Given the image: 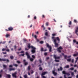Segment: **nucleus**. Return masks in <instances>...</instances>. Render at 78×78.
<instances>
[{
  "label": "nucleus",
  "mask_w": 78,
  "mask_h": 78,
  "mask_svg": "<svg viewBox=\"0 0 78 78\" xmlns=\"http://www.w3.org/2000/svg\"><path fill=\"white\" fill-rule=\"evenodd\" d=\"M3 67L5 69H6V66L5 65H3Z\"/></svg>",
  "instance_id": "obj_41"
},
{
  "label": "nucleus",
  "mask_w": 78,
  "mask_h": 78,
  "mask_svg": "<svg viewBox=\"0 0 78 78\" xmlns=\"http://www.w3.org/2000/svg\"><path fill=\"white\" fill-rule=\"evenodd\" d=\"M24 53V51H22L20 52V53Z\"/></svg>",
  "instance_id": "obj_47"
},
{
  "label": "nucleus",
  "mask_w": 78,
  "mask_h": 78,
  "mask_svg": "<svg viewBox=\"0 0 78 78\" xmlns=\"http://www.w3.org/2000/svg\"><path fill=\"white\" fill-rule=\"evenodd\" d=\"M45 15H42V18H45Z\"/></svg>",
  "instance_id": "obj_46"
},
{
  "label": "nucleus",
  "mask_w": 78,
  "mask_h": 78,
  "mask_svg": "<svg viewBox=\"0 0 78 78\" xmlns=\"http://www.w3.org/2000/svg\"><path fill=\"white\" fill-rule=\"evenodd\" d=\"M10 58L11 59H14V57L12 56H10Z\"/></svg>",
  "instance_id": "obj_25"
},
{
  "label": "nucleus",
  "mask_w": 78,
  "mask_h": 78,
  "mask_svg": "<svg viewBox=\"0 0 78 78\" xmlns=\"http://www.w3.org/2000/svg\"><path fill=\"white\" fill-rule=\"evenodd\" d=\"M66 75H67V76H70V74L69 73H66Z\"/></svg>",
  "instance_id": "obj_27"
},
{
  "label": "nucleus",
  "mask_w": 78,
  "mask_h": 78,
  "mask_svg": "<svg viewBox=\"0 0 78 78\" xmlns=\"http://www.w3.org/2000/svg\"><path fill=\"white\" fill-rule=\"evenodd\" d=\"M41 51H47V49L44 50L43 48H41Z\"/></svg>",
  "instance_id": "obj_15"
},
{
  "label": "nucleus",
  "mask_w": 78,
  "mask_h": 78,
  "mask_svg": "<svg viewBox=\"0 0 78 78\" xmlns=\"http://www.w3.org/2000/svg\"><path fill=\"white\" fill-rule=\"evenodd\" d=\"M53 58L55 59V61L56 62H59V60L57 59H60V57L59 56H57L56 55H54Z\"/></svg>",
  "instance_id": "obj_2"
},
{
  "label": "nucleus",
  "mask_w": 78,
  "mask_h": 78,
  "mask_svg": "<svg viewBox=\"0 0 78 78\" xmlns=\"http://www.w3.org/2000/svg\"><path fill=\"white\" fill-rule=\"evenodd\" d=\"M6 48H3L2 49V51H5V50L6 51Z\"/></svg>",
  "instance_id": "obj_32"
},
{
  "label": "nucleus",
  "mask_w": 78,
  "mask_h": 78,
  "mask_svg": "<svg viewBox=\"0 0 78 78\" xmlns=\"http://www.w3.org/2000/svg\"><path fill=\"white\" fill-rule=\"evenodd\" d=\"M42 76V78H46V77H45V76Z\"/></svg>",
  "instance_id": "obj_53"
},
{
  "label": "nucleus",
  "mask_w": 78,
  "mask_h": 78,
  "mask_svg": "<svg viewBox=\"0 0 78 78\" xmlns=\"http://www.w3.org/2000/svg\"><path fill=\"white\" fill-rule=\"evenodd\" d=\"M71 55L69 56H68L67 58H71Z\"/></svg>",
  "instance_id": "obj_62"
},
{
  "label": "nucleus",
  "mask_w": 78,
  "mask_h": 78,
  "mask_svg": "<svg viewBox=\"0 0 78 78\" xmlns=\"http://www.w3.org/2000/svg\"><path fill=\"white\" fill-rule=\"evenodd\" d=\"M5 48H6V51H7V52H9V49H8V47H7V46H6V47H5Z\"/></svg>",
  "instance_id": "obj_14"
},
{
  "label": "nucleus",
  "mask_w": 78,
  "mask_h": 78,
  "mask_svg": "<svg viewBox=\"0 0 78 78\" xmlns=\"http://www.w3.org/2000/svg\"><path fill=\"white\" fill-rule=\"evenodd\" d=\"M2 44H4L6 43V41H3L2 42H0V44H2Z\"/></svg>",
  "instance_id": "obj_30"
},
{
  "label": "nucleus",
  "mask_w": 78,
  "mask_h": 78,
  "mask_svg": "<svg viewBox=\"0 0 78 78\" xmlns=\"http://www.w3.org/2000/svg\"><path fill=\"white\" fill-rule=\"evenodd\" d=\"M52 39L54 40V44L55 45V47H58V46H59V44L56 43V39H54L55 37H52Z\"/></svg>",
  "instance_id": "obj_3"
},
{
  "label": "nucleus",
  "mask_w": 78,
  "mask_h": 78,
  "mask_svg": "<svg viewBox=\"0 0 78 78\" xmlns=\"http://www.w3.org/2000/svg\"><path fill=\"white\" fill-rule=\"evenodd\" d=\"M21 55L22 56H24V55H25V54H21Z\"/></svg>",
  "instance_id": "obj_58"
},
{
  "label": "nucleus",
  "mask_w": 78,
  "mask_h": 78,
  "mask_svg": "<svg viewBox=\"0 0 78 78\" xmlns=\"http://www.w3.org/2000/svg\"><path fill=\"white\" fill-rule=\"evenodd\" d=\"M28 76V75H27V74H25L24 76V77L25 78H27Z\"/></svg>",
  "instance_id": "obj_22"
},
{
  "label": "nucleus",
  "mask_w": 78,
  "mask_h": 78,
  "mask_svg": "<svg viewBox=\"0 0 78 78\" xmlns=\"http://www.w3.org/2000/svg\"><path fill=\"white\" fill-rule=\"evenodd\" d=\"M0 61H3L5 62L6 61L7 63H8V62H9V60L8 59H5V58H0Z\"/></svg>",
  "instance_id": "obj_5"
},
{
  "label": "nucleus",
  "mask_w": 78,
  "mask_h": 78,
  "mask_svg": "<svg viewBox=\"0 0 78 78\" xmlns=\"http://www.w3.org/2000/svg\"><path fill=\"white\" fill-rule=\"evenodd\" d=\"M31 72V74H33V73H34V71H33V70H31L30 71Z\"/></svg>",
  "instance_id": "obj_45"
},
{
  "label": "nucleus",
  "mask_w": 78,
  "mask_h": 78,
  "mask_svg": "<svg viewBox=\"0 0 78 78\" xmlns=\"http://www.w3.org/2000/svg\"><path fill=\"white\" fill-rule=\"evenodd\" d=\"M63 69L62 68V67L61 66H60V67L59 69H58V72H59V71H62V70Z\"/></svg>",
  "instance_id": "obj_10"
},
{
  "label": "nucleus",
  "mask_w": 78,
  "mask_h": 78,
  "mask_svg": "<svg viewBox=\"0 0 78 78\" xmlns=\"http://www.w3.org/2000/svg\"><path fill=\"white\" fill-rule=\"evenodd\" d=\"M62 49H63L62 47H61V46H60L57 48V51L59 53H61V50H62Z\"/></svg>",
  "instance_id": "obj_8"
},
{
  "label": "nucleus",
  "mask_w": 78,
  "mask_h": 78,
  "mask_svg": "<svg viewBox=\"0 0 78 78\" xmlns=\"http://www.w3.org/2000/svg\"><path fill=\"white\" fill-rule=\"evenodd\" d=\"M71 75H72V76H73V75H74V73H73V72H72L71 73Z\"/></svg>",
  "instance_id": "obj_37"
},
{
  "label": "nucleus",
  "mask_w": 78,
  "mask_h": 78,
  "mask_svg": "<svg viewBox=\"0 0 78 78\" xmlns=\"http://www.w3.org/2000/svg\"><path fill=\"white\" fill-rule=\"evenodd\" d=\"M64 57L65 59H67V55H64Z\"/></svg>",
  "instance_id": "obj_26"
},
{
  "label": "nucleus",
  "mask_w": 78,
  "mask_h": 78,
  "mask_svg": "<svg viewBox=\"0 0 78 78\" xmlns=\"http://www.w3.org/2000/svg\"><path fill=\"white\" fill-rule=\"evenodd\" d=\"M34 37L35 39H37V36H36V35H35Z\"/></svg>",
  "instance_id": "obj_50"
},
{
  "label": "nucleus",
  "mask_w": 78,
  "mask_h": 78,
  "mask_svg": "<svg viewBox=\"0 0 78 78\" xmlns=\"http://www.w3.org/2000/svg\"><path fill=\"white\" fill-rule=\"evenodd\" d=\"M76 61H75V62H77V61H78V57H77V58H76Z\"/></svg>",
  "instance_id": "obj_35"
},
{
  "label": "nucleus",
  "mask_w": 78,
  "mask_h": 78,
  "mask_svg": "<svg viewBox=\"0 0 78 78\" xmlns=\"http://www.w3.org/2000/svg\"><path fill=\"white\" fill-rule=\"evenodd\" d=\"M34 19H35V20H36L37 19L36 16H34Z\"/></svg>",
  "instance_id": "obj_61"
},
{
  "label": "nucleus",
  "mask_w": 78,
  "mask_h": 78,
  "mask_svg": "<svg viewBox=\"0 0 78 78\" xmlns=\"http://www.w3.org/2000/svg\"><path fill=\"white\" fill-rule=\"evenodd\" d=\"M78 55L77 54H74L73 55V56H76Z\"/></svg>",
  "instance_id": "obj_33"
},
{
  "label": "nucleus",
  "mask_w": 78,
  "mask_h": 78,
  "mask_svg": "<svg viewBox=\"0 0 78 78\" xmlns=\"http://www.w3.org/2000/svg\"><path fill=\"white\" fill-rule=\"evenodd\" d=\"M48 32H46L45 33V36H50V35H48Z\"/></svg>",
  "instance_id": "obj_18"
},
{
  "label": "nucleus",
  "mask_w": 78,
  "mask_h": 78,
  "mask_svg": "<svg viewBox=\"0 0 78 78\" xmlns=\"http://www.w3.org/2000/svg\"><path fill=\"white\" fill-rule=\"evenodd\" d=\"M75 33H78V30H77V29H76V30H75Z\"/></svg>",
  "instance_id": "obj_52"
},
{
  "label": "nucleus",
  "mask_w": 78,
  "mask_h": 78,
  "mask_svg": "<svg viewBox=\"0 0 78 78\" xmlns=\"http://www.w3.org/2000/svg\"><path fill=\"white\" fill-rule=\"evenodd\" d=\"M29 49L28 48H25V50H28Z\"/></svg>",
  "instance_id": "obj_59"
},
{
  "label": "nucleus",
  "mask_w": 78,
  "mask_h": 78,
  "mask_svg": "<svg viewBox=\"0 0 78 78\" xmlns=\"http://www.w3.org/2000/svg\"><path fill=\"white\" fill-rule=\"evenodd\" d=\"M15 68H9V71H12V70H15Z\"/></svg>",
  "instance_id": "obj_16"
},
{
  "label": "nucleus",
  "mask_w": 78,
  "mask_h": 78,
  "mask_svg": "<svg viewBox=\"0 0 78 78\" xmlns=\"http://www.w3.org/2000/svg\"><path fill=\"white\" fill-rule=\"evenodd\" d=\"M39 62H40V63H42V61L41 60V59H40L39 60Z\"/></svg>",
  "instance_id": "obj_38"
},
{
  "label": "nucleus",
  "mask_w": 78,
  "mask_h": 78,
  "mask_svg": "<svg viewBox=\"0 0 78 78\" xmlns=\"http://www.w3.org/2000/svg\"><path fill=\"white\" fill-rule=\"evenodd\" d=\"M76 78H78V75H77L76 76Z\"/></svg>",
  "instance_id": "obj_64"
},
{
  "label": "nucleus",
  "mask_w": 78,
  "mask_h": 78,
  "mask_svg": "<svg viewBox=\"0 0 78 78\" xmlns=\"http://www.w3.org/2000/svg\"><path fill=\"white\" fill-rule=\"evenodd\" d=\"M2 53L4 54H7V53L6 52H2Z\"/></svg>",
  "instance_id": "obj_42"
},
{
  "label": "nucleus",
  "mask_w": 78,
  "mask_h": 78,
  "mask_svg": "<svg viewBox=\"0 0 78 78\" xmlns=\"http://www.w3.org/2000/svg\"><path fill=\"white\" fill-rule=\"evenodd\" d=\"M14 50H16V49H17V46L16 45H15L14 47Z\"/></svg>",
  "instance_id": "obj_23"
},
{
  "label": "nucleus",
  "mask_w": 78,
  "mask_h": 78,
  "mask_svg": "<svg viewBox=\"0 0 78 78\" xmlns=\"http://www.w3.org/2000/svg\"><path fill=\"white\" fill-rule=\"evenodd\" d=\"M8 29H5V31H12V30H13V27H9L8 28Z\"/></svg>",
  "instance_id": "obj_7"
},
{
  "label": "nucleus",
  "mask_w": 78,
  "mask_h": 78,
  "mask_svg": "<svg viewBox=\"0 0 78 78\" xmlns=\"http://www.w3.org/2000/svg\"><path fill=\"white\" fill-rule=\"evenodd\" d=\"M10 36V35L9 34H7L6 36V37H9Z\"/></svg>",
  "instance_id": "obj_24"
},
{
  "label": "nucleus",
  "mask_w": 78,
  "mask_h": 78,
  "mask_svg": "<svg viewBox=\"0 0 78 78\" xmlns=\"http://www.w3.org/2000/svg\"><path fill=\"white\" fill-rule=\"evenodd\" d=\"M40 43L41 44H44V41H41L40 42Z\"/></svg>",
  "instance_id": "obj_39"
},
{
  "label": "nucleus",
  "mask_w": 78,
  "mask_h": 78,
  "mask_svg": "<svg viewBox=\"0 0 78 78\" xmlns=\"http://www.w3.org/2000/svg\"><path fill=\"white\" fill-rule=\"evenodd\" d=\"M56 39L58 41H60V39H59V37H57Z\"/></svg>",
  "instance_id": "obj_19"
},
{
  "label": "nucleus",
  "mask_w": 78,
  "mask_h": 78,
  "mask_svg": "<svg viewBox=\"0 0 78 78\" xmlns=\"http://www.w3.org/2000/svg\"><path fill=\"white\" fill-rule=\"evenodd\" d=\"M3 72V70H1L0 71V73H2Z\"/></svg>",
  "instance_id": "obj_60"
},
{
  "label": "nucleus",
  "mask_w": 78,
  "mask_h": 78,
  "mask_svg": "<svg viewBox=\"0 0 78 78\" xmlns=\"http://www.w3.org/2000/svg\"><path fill=\"white\" fill-rule=\"evenodd\" d=\"M23 41H27V40L25 39H24Z\"/></svg>",
  "instance_id": "obj_63"
},
{
  "label": "nucleus",
  "mask_w": 78,
  "mask_h": 78,
  "mask_svg": "<svg viewBox=\"0 0 78 78\" xmlns=\"http://www.w3.org/2000/svg\"><path fill=\"white\" fill-rule=\"evenodd\" d=\"M67 61L68 62H70L71 61V58H68L67 59Z\"/></svg>",
  "instance_id": "obj_28"
},
{
  "label": "nucleus",
  "mask_w": 78,
  "mask_h": 78,
  "mask_svg": "<svg viewBox=\"0 0 78 78\" xmlns=\"http://www.w3.org/2000/svg\"><path fill=\"white\" fill-rule=\"evenodd\" d=\"M44 55H45V56H47V52H45L44 53Z\"/></svg>",
  "instance_id": "obj_48"
},
{
  "label": "nucleus",
  "mask_w": 78,
  "mask_h": 78,
  "mask_svg": "<svg viewBox=\"0 0 78 78\" xmlns=\"http://www.w3.org/2000/svg\"><path fill=\"white\" fill-rule=\"evenodd\" d=\"M23 62H24L25 66H27V65H28V63L27 62H26V60H23Z\"/></svg>",
  "instance_id": "obj_12"
},
{
  "label": "nucleus",
  "mask_w": 78,
  "mask_h": 78,
  "mask_svg": "<svg viewBox=\"0 0 78 78\" xmlns=\"http://www.w3.org/2000/svg\"><path fill=\"white\" fill-rule=\"evenodd\" d=\"M9 67H12V65H10L9 66Z\"/></svg>",
  "instance_id": "obj_56"
},
{
  "label": "nucleus",
  "mask_w": 78,
  "mask_h": 78,
  "mask_svg": "<svg viewBox=\"0 0 78 78\" xmlns=\"http://www.w3.org/2000/svg\"><path fill=\"white\" fill-rule=\"evenodd\" d=\"M65 68L66 69H68V68H69V65H67L65 66Z\"/></svg>",
  "instance_id": "obj_29"
},
{
  "label": "nucleus",
  "mask_w": 78,
  "mask_h": 78,
  "mask_svg": "<svg viewBox=\"0 0 78 78\" xmlns=\"http://www.w3.org/2000/svg\"><path fill=\"white\" fill-rule=\"evenodd\" d=\"M17 62L18 63V64H20L21 62L19 61H17Z\"/></svg>",
  "instance_id": "obj_43"
},
{
  "label": "nucleus",
  "mask_w": 78,
  "mask_h": 78,
  "mask_svg": "<svg viewBox=\"0 0 78 78\" xmlns=\"http://www.w3.org/2000/svg\"><path fill=\"white\" fill-rule=\"evenodd\" d=\"M74 23H77V21L76 20H74Z\"/></svg>",
  "instance_id": "obj_40"
},
{
  "label": "nucleus",
  "mask_w": 78,
  "mask_h": 78,
  "mask_svg": "<svg viewBox=\"0 0 78 78\" xmlns=\"http://www.w3.org/2000/svg\"><path fill=\"white\" fill-rule=\"evenodd\" d=\"M46 46L47 47H48V48H49V51L50 52H51V46L49 45V44L48 43H46Z\"/></svg>",
  "instance_id": "obj_6"
},
{
  "label": "nucleus",
  "mask_w": 78,
  "mask_h": 78,
  "mask_svg": "<svg viewBox=\"0 0 78 78\" xmlns=\"http://www.w3.org/2000/svg\"><path fill=\"white\" fill-rule=\"evenodd\" d=\"M73 42L74 43H76V41L75 40H73Z\"/></svg>",
  "instance_id": "obj_44"
},
{
  "label": "nucleus",
  "mask_w": 78,
  "mask_h": 78,
  "mask_svg": "<svg viewBox=\"0 0 78 78\" xmlns=\"http://www.w3.org/2000/svg\"><path fill=\"white\" fill-rule=\"evenodd\" d=\"M52 73L55 76H56V75H57V73L55 72V70H53L52 71Z\"/></svg>",
  "instance_id": "obj_13"
},
{
  "label": "nucleus",
  "mask_w": 78,
  "mask_h": 78,
  "mask_svg": "<svg viewBox=\"0 0 78 78\" xmlns=\"http://www.w3.org/2000/svg\"><path fill=\"white\" fill-rule=\"evenodd\" d=\"M46 73L47 74L48 73L47 72H44L42 73L41 74V76H44V75H45Z\"/></svg>",
  "instance_id": "obj_11"
},
{
  "label": "nucleus",
  "mask_w": 78,
  "mask_h": 78,
  "mask_svg": "<svg viewBox=\"0 0 78 78\" xmlns=\"http://www.w3.org/2000/svg\"><path fill=\"white\" fill-rule=\"evenodd\" d=\"M46 26H48V23H46Z\"/></svg>",
  "instance_id": "obj_55"
},
{
  "label": "nucleus",
  "mask_w": 78,
  "mask_h": 78,
  "mask_svg": "<svg viewBox=\"0 0 78 78\" xmlns=\"http://www.w3.org/2000/svg\"><path fill=\"white\" fill-rule=\"evenodd\" d=\"M30 67H31V66H29L28 67V70L29 71H30V70L31 69V68H30Z\"/></svg>",
  "instance_id": "obj_20"
},
{
  "label": "nucleus",
  "mask_w": 78,
  "mask_h": 78,
  "mask_svg": "<svg viewBox=\"0 0 78 78\" xmlns=\"http://www.w3.org/2000/svg\"><path fill=\"white\" fill-rule=\"evenodd\" d=\"M13 66H15V67H17V66H18V65L17 64H14L13 65Z\"/></svg>",
  "instance_id": "obj_31"
},
{
  "label": "nucleus",
  "mask_w": 78,
  "mask_h": 78,
  "mask_svg": "<svg viewBox=\"0 0 78 78\" xmlns=\"http://www.w3.org/2000/svg\"><path fill=\"white\" fill-rule=\"evenodd\" d=\"M32 57L34 59L35 58H36V57H35V56L34 55H32Z\"/></svg>",
  "instance_id": "obj_21"
},
{
  "label": "nucleus",
  "mask_w": 78,
  "mask_h": 78,
  "mask_svg": "<svg viewBox=\"0 0 78 78\" xmlns=\"http://www.w3.org/2000/svg\"><path fill=\"white\" fill-rule=\"evenodd\" d=\"M69 70H74V68H70L69 69Z\"/></svg>",
  "instance_id": "obj_36"
},
{
  "label": "nucleus",
  "mask_w": 78,
  "mask_h": 78,
  "mask_svg": "<svg viewBox=\"0 0 78 78\" xmlns=\"http://www.w3.org/2000/svg\"><path fill=\"white\" fill-rule=\"evenodd\" d=\"M39 69L40 70H42V68L41 67H40L39 68Z\"/></svg>",
  "instance_id": "obj_34"
},
{
  "label": "nucleus",
  "mask_w": 78,
  "mask_h": 78,
  "mask_svg": "<svg viewBox=\"0 0 78 78\" xmlns=\"http://www.w3.org/2000/svg\"><path fill=\"white\" fill-rule=\"evenodd\" d=\"M74 62V59H72V63H73Z\"/></svg>",
  "instance_id": "obj_51"
},
{
  "label": "nucleus",
  "mask_w": 78,
  "mask_h": 78,
  "mask_svg": "<svg viewBox=\"0 0 78 78\" xmlns=\"http://www.w3.org/2000/svg\"><path fill=\"white\" fill-rule=\"evenodd\" d=\"M16 74H17V72H16L12 74V76H13V77H15V78H17V76H16Z\"/></svg>",
  "instance_id": "obj_9"
},
{
  "label": "nucleus",
  "mask_w": 78,
  "mask_h": 78,
  "mask_svg": "<svg viewBox=\"0 0 78 78\" xmlns=\"http://www.w3.org/2000/svg\"><path fill=\"white\" fill-rule=\"evenodd\" d=\"M53 36H56V34H52Z\"/></svg>",
  "instance_id": "obj_54"
},
{
  "label": "nucleus",
  "mask_w": 78,
  "mask_h": 78,
  "mask_svg": "<svg viewBox=\"0 0 78 78\" xmlns=\"http://www.w3.org/2000/svg\"><path fill=\"white\" fill-rule=\"evenodd\" d=\"M26 55H27V58L28 59H30V61H34V59L33 58H31L30 55H29V53H28V52H26Z\"/></svg>",
  "instance_id": "obj_4"
},
{
  "label": "nucleus",
  "mask_w": 78,
  "mask_h": 78,
  "mask_svg": "<svg viewBox=\"0 0 78 78\" xmlns=\"http://www.w3.org/2000/svg\"><path fill=\"white\" fill-rule=\"evenodd\" d=\"M8 56L7 55H4V57H7Z\"/></svg>",
  "instance_id": "obj_57"
},
{
  "label": "nucleus",
  "mask_w": 78,
  "mask_h": 78,
  "mask_svg": "<svg viewBox=\"0 0 78 78\" xmlns=\"http://www.w3.org/2000/svg\"><path fill=\"white\" fill-rule=\"evenodd\" d=\"M62 73H63V74H64V75H66V71H63L62 72Z\"/></svg>",
  "instance_id": "obj_17"
},
{
  "label": "nucleus",
  "mask_w": 78,
  "mask_h": 78,
  "mask_svg": "<svg viewBox=\"0 0 78 78\" xmlns=\"http://www.w3.org/2000/svg\"><path fill=\"white\" fill-rule=\"evenodd\" d=\"M69 25H72V21H70L69 23Z\"/></svg>",
  "instance_id": "obj_49"
},
{
  "label": "nucleus",
  "mask_w": 78,
  "mask_h": 78,
  "mask_svg": "<svg viewBox=\"0 0 78 78\" xmlns=\"http://www.w3.org/2000/svg\"><path fill=\"white\" fill-rule=\"evenodd\" d=\"M27 47L29 49L32 48V50H31V52L32 54H34L36 53V48L33 46H31L30 44H28V45L27 46Z\"/></svg>",
  "instance_id": "obj_1"
}]
</instances>
